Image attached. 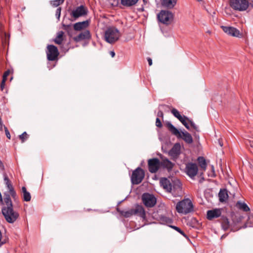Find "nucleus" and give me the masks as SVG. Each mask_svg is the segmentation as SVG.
<instances>
[{"label": "nucleus", "mask_w": 253, "mask_h": 253, "mask_svg": "<svg viewBox=\"0 0 253 253\" xmlns=\"http://www.w3.org/2000/svg\"><path fill=\"white\" fill-rule=\"evenodd\" d=\"M27 133L26 132H23L22 134L20 135H19V137L20 138V139H21L22 142H23L25 140V138H24V136L27 135Z\"/></svg>", "instance_id": "42"}, {"label": "nucleus", "mask_w": 253, "mask_h": 253, "mask_svg": "<svg viewBox=\"0 0 253 253\" xmlns=\"http://www.w3.org/2000/svg\"><path fill=\"white\" fill-rule=\"evenodd\" d=\"M171 112L172 114V115L175 118H176L179 121L181 120L183 117V116H181L179 111L175 108H173L171 110Z\"/></svg>", "instance_id": "30"}, {"label": "nucleus", "mask_w": 253, "mask_h": 253, "mask_svg": "<svg viewBox=\"0 0 253 253\" xmlns=\"http://www.w3.org/2000/svg\"><path fill=\"white\" fill-rule=\"evenodd\" d=\"M167 126L169 130L178 138H182L186 143L191 144L193 138L191 134L187 131H179L171 123L169 122Z\"/></svg>", "instance_id": "2"}, {"label": "nucleus", "mask_w": 253, "mask_h": 253, "mask_svg": "<svg viewBox=\"0 0 253 253\" xmlns=\"http://www.w3.org/2000/svg\"><path fill=\"white\" fill-rule=\"evenodd\" d=\"M88 20L78 22L74 25V28L76 31H80L87 27L88 26Z\"/></svg>", "instance_id": "20"}, {"label": "nucleus", "mask_w": 253, "mask_h": 253, "mask_svg": "<svg viewBox=\"0 0 253 253\" xmlns=\"http://www.w3.org/2000/svg\"><path fill=\"white\" fill-rule=\"evenodd\" d=\"M64 32L59 31L57 33L56 37L53 40L54 42L57 44H61L63 41Z\"/></svg>", "instance_id": "25"}, {"label": "nucleus", "mask_w": 253, "mask_h": 253, "mask_svg": "<svg viewBox=\"0 0 253 253\" xmlns=\"http://www.w3.org/2000/svg\"><path fill=\"white\" fill-rule=\"evenodd\" d=\"M156 126L158 127H162V123L158 117H157L156 120Z\"/></svg>", "instance_id": "37"}, {"label": "nucleus", "mask_w": 253, "mask_h": 253, "mask_svg": "<svg viewBox=\"0 0 253 253\" xmlns=\"http://www.w3.org/2000/svg\"><path fill=\"white\" fill-rule=\"evenodd\" d=\"M218 197L220 202L225 201L228 198L227 190L225 189H221L218 193Z\"/></svg>", "instance_id": "21"}, {"label": "nucleus", "mask_w": 253, "mask_h": 253, "mask_svg": "<svg viewBox=\"0 0 253 253\" xmlns=\"http://www.w3.org/2000/svg\"><path fill=\"white\" fill-rule=\"evenodd\" d=\"M218 143L221 147L223 146V143L221 142L220 140H218Z\"/></svg>", "instance_id": "49"}, {"label": "nucleus", "mask_w": 253, "mask_h": 253, "mask_svg": "<svg viewBox=\"0 0 253 253\" xmlns=\"http://www.w3.org/2000/svg\"><path fill=\"white\" fill-rule=\"evenodd\" d=\"M9 74V71H7L4 73L3 77H2V79H4V81H6L7 77L8 76Z\"/></svg>", "instance_id": "43"}, {"label": "nucleus", "mask_w": 253, "mask_h": 253, "mask_svg": "<svg viewBox=\"0 0 253 253\" xmlns=\"http://www.w3.org/2000/svg\"><path fill=\"white\" fill-rule=\"evenodd\" d=\"M158 20L161 23L169 25L172 21L173 15L172 12L168 10H161L157 15Z\"/></svg>", "instance_id": "6"}, {"label": "nucleus", "mask_w": 253, "mask_h": 253, "mask_svg": "<svg viewBox=\"0 0 253 253\" xmlns=\"http://www.w3.org/2000/svg\"><path fill=\"white\" fill-rule=\"evenodd\" d=\"M198 170V169L196 164L188 163L186 164L185 171L190 178L194 177L197 175Z\"/></svg>", "instance_id": "10"}, {"label": "nucleus", "mask_w": 253, "mask_h": 253, "mask_svg": "<svg viewBox=\"0 0 253 253\" xmlns=\"http://www.w3.org/2000/svg\"><path fill=\"white\" fill-rule=\"evenodd\" d=\"M164 163L166 164V166L168 168L171 169L172 168L173 165L169 160H166V161H164Z\"/></svg>", "instance_id": "36"}, {"label": "nucleus", "mask_w": 253, "mask_h": 253, "mask_svg": "<svg viewBox=\"0 0 253 253\" xmlns=\"http://www.w3.org/2000/svg\"><path fill=\"white\" fill-rule=\"evenodd\" d=\"M144 2H145V0H143Z\"/></svg>", "instance_id": "51"}, {"label": "nucleus", "mask_w": 253, "mask_h": 253, "mask_svg": "<svg viewBox=\"0 0 253 253\" xmlns=\"http://www.w3.org/2000/svg\"><path fill=\"white\" fill-rule=\"evenodd\" d=\"M4 130H5V134H6V137L8 139H10V133H9L7 128L6 126H4Z\"/></svg>", "instance_id": "39"}, {"label": "nucleus", "mask_w": 253, "mask_h": 253, "mask_svg": "<svg viewBox=\"0 0 253 253\" xmlns=\"http://www.w3.org/2000/svg\"><path fill=\"white\" fill-rule=\"evenodd\" d=\"M138 0H121V4L125 6L129 7L135 5Z\"/></svg>", "instance_id": "27"}, {"label": "nucleus", "mask_w": 253, "mask_h": 253, "mask_svg": "<svg viewBox=\"0 0 253 253\" xmlns=\"http://www.w3.org/2000/svg\"><path fill=\"white\" fill-rule=\"evenodd\" d=\"M172 191H174L180 189L181 188V183L180 181L176 179H171Z\"/></svg>", "instance_id": "23"}, {"label": "nucleus", "mask_w": 253, "mask_h": 253, "mask_svg": "<svg viewBox=\"0 0 253 253\" xmlns=\"http://www.w3.org/2000/svg\"><path fill=\"white\" fill-rule=\"evenodd\" d=\"M90 38V35L89 31L85 30L82 32L77 36L74 38V40L76 42H80L84 40L89 39Z\"/></svg>", "instance_id": "17"}, {"label": "nucleus", "mask_w": 253, "mask_h": 253, "mask_svg": "<svg viewBox=\"0 0 253 253\" xmlns=\"http://www.w3.org/2000/svg\"><path fill=\"white\" fill-rule=\"evenodd\" d=\"M134 214H137L143 219H145V211L144 208L139 205H137L135 209H133Z\"/></svg>", "instance_id": "18"}, {"label": "nucleus", "mask_w": 253, "mask_h": 253, "mask_svg": "<svg viewBox=\"0 0 253 253\" xmlns=\"http://www.w3.org/2000/svg\"><path fill=\"white\" fill-rule=\"evenodd\" d=\"M230 5L234 9L239 11L246 10L249 7L248 0H230Z\"/></svg>", "instance_id": "5"}, {"label": "nucleus", "mask_w": 253, "mask_h": 253, "mask_svg": "<svg viewBox=\"0 0 253 253\" xmlns=\"http://www.w3.org/2000/svg\"><path fill=\"white\" fill-rule=\"evenodd\" d=\"M147 61L148 62V64L150 66L152 65V60L151 59V58L150 57H148L147 58Z\"/></svg>", "instance_id": "47"}, {"label": "nucleus", "mask_w": 253, "mask_h": 253, "mask_svg": "<svg viewBox=\"0 0 253 253\" xmlns=\"http://www.w3.org/2000/svg\"><path fill=\"white\" fill-rule=\"evenodd\" d=\"M5 82L6 81H4V79H2V82L0 84V88H1V90H2L4 87Z\"/></svg>", "instance_id": "44"}, {"label": "nucleus", "mask_w": 253, "mask_h": 253, "mask_svg": "<svg viewBox=\"0 0 253 253\" xmlns=\"http://www.w3.org/2000/svg\"><path fill=\"white\" fill-rule=\"evenodd\" d=\"M3 206L1 212L6 221L13 223L19 216V213L13 209V204L8 194H5L3 199Z\"/></svg>", "instance_id": "1"}, {"label": "nucleus", "mask_w": 253, "mask_h": 253, "mask_svg": "<svg viewBox=\"0 0 253 253\" xmlns=\"http://www.w3.org/2000/svg\"><path fill=\"white\" fill-rule=\"evenodd\" d=\"M189 124H190L191 126L196 131H199V127L198 126L196 125V124L191 120H189Z\"/></svg>", "instance_id": "35"}, {"label": "nucleus", "mask_w": 253, "mask_h": 253, "mask_svg": "<svg viewBox=\"0 0 253 253\" xmlns=\"http://www.w3.org/2000/svg\"><path fill=\"white\" fill-rule=\"evenodd\" d=\"M144 2H145V0H143Z\"/></svg>", "instance_id": "52"}, {"label": "nucleus", "mask_w": 253, "mask_h": 253, "mask_svg": "<svg viewBox=\"0 0 253 253\" xmlns=\"http://www.w3.org/2000/svg\"><path fill=\"white\" fill-rule=\"evenodd\" d=\"M4 126H5L2 122L1 117L0 116V131H2L3 130V128H4Z\"/></svg>", "instance_id": "41"}, {"label": "nucleus", "mask_w": 253, "mask_h": 253, "mask_svg": "<svg viewBox=\"0 0 253 253\" xmlns=\"http://www.w3.org/2000/svg\"><path fill=\"white\" fill-rule=\"evenodd\" d=\"M61 8L59 7L56 9V12H55V16L58 19V21H59L60 20V17L61 15Z\"/></svg>", "instance_id": "34"}, {"label": "nucleus", "mask_w": 253, "mask_h": 253, "mask_svg": "<svg viewBox=\"0 0 253 253\" xmlns=\"http://www.w3.org/2000/svg\"><path fill=\"white\" fill-rule=\"evenodd\" d=\"M110 54L111 56L112 57H114L115 55V53L114 51H111L110 52Z\"/></svg>", "instance_id": "48"}, {"label": "nucleus", "mask_w": 253, "mask_h": 253, "mask_svg": "<svg viewBox=\"0 0 253 253\" xmlns=\"http://www.w3.org/2000/svg\"><path fill=\"white\" fill-rule=\"evenodd\" d=\"M170 227L171 228H172V229H174L175 230L177 231L178 232H179L180 234L183 235L185 238H187V236L179 227L175 226H173V225H171V226H170Z\"/></svg>", "instance_id": "33"}, {"label": "nucleus", "mask_w": 253, "mask_h": 253, "mask_svg": "<svg viewBox=\"0 0 253 253\" xmlns=\"http://www.w3.org/2000/svg\"><path fill=\"white\" fill-rule=\"evenodd\" d=\"M1 165V162H0V165Z\"/></svg>", "instance_id": "53"}, {"label": "nucleus", "mask_w": 253, "mask_h": 253, "mask_svg": "<svg viewBox=\"0 0 253 253\" xmlns=\"http://www.w3.org/2000/svg\"><path fill=\"white\" fill-rule=\"evenodd\" d=\"M176 210L179 213L186 214L193 211V205L189 199L185 198L177 203Z\"/></svg>", "instance_id": "3"}, {"label": "nucleus", "mask_w": 253, "mask_h": 253, "mask_svg": "<svg viewBox=\"0 0 253 253\" xmlns=\"http://www.w3.org/2000/svg\"><path fill=\"white\" fill-rule=\"evenodd\" d=\"M221 28L225 33L229 35L236 37H239L240 35V31L233 27L222 26Z\"/></svg>", "instance_id": "13"}, {"label": "nucleus", "mask_w": 253, "mask_h": 253, "mask_svg": "<svg viewBox=\"0 0 253 253\" xmlns=\"http://www.w3.org/2000/svg\"><path fill=\"white\" fill-rule=\"evenodd\" d=\"M157 116L158 117H161V118H163V116H164V114H163V112H162V111L161 110H159L158 112V113H157Z\"/></svg>", "instance_id": "45"}, {"label": "nucleus", "mask_w": 253, "mask_h": 253, "mask_svg": "<svg viewBox=\"0 0 253 253\" xmlns=\"http://www.w3.org/2000/svg\"><path fill=\"white\" fill-rule=\"evenodd\" d=\"M121 34L119 30L114 27L108 28L105 32L104 39L109 43H114L120 38Z\"/></svg>", "instance_id": "4"}, {"label": "nucleus", "mask_w": 253, "mask_h": 253, "mask_svg": "<svg viewBox=\"0 0 253 253\" xmlns=\"http://www.w3.org/2000/svg\"><path fill=\"white\" fill-rule=\"evenodd\" d=\"M4 181L6 186L11 184L10 180L6 175L4 176Z\"/></svg>", "instance_id": "40"}, {"label": "nucleus", "mask_w": 253, "mask_h": 253, "mask_svg": "<svg viewBox=\"0 0 253 253\" xmlns=\"http://www.w3.org/2000/svg\"><path fill=\"white\" fill-rule=\"evenodd\" d=\"M189 120H190L187 117L183 116V118L179 120V121L185 126L187 129L191 130L189 125Z\"/></svg>", "instance_id": "29"}, {"label": "nucleus", "mask_w": 253, "mask_h": 253, "mask_svg": "<svg viewBox=\"0 0 253 253\" xmlns=\"http://www.w3.org/2000/svg\"><path fill=\"white\" fill-rule=\"evenodd\" d=\"M221 226L224 230H227L230 226V222L228 219L225 216H222L220 219Z\"/></svg>", "instance_id": "22"}, {"label": "nucleus", "mask_w": 253, "mask_h": 253, "mask_svg": "<svg viewBox=\"0 0 253 253\" xmlns=\"http://www.w3.org/2000/svg\"><path fill=\"white\" fill-rule=\"evenodd\" d=\"M64 0H54L51 1V4L54 7H57L62 4Z\"/></svg>", "instance_id": "31"}, {"label": "nucleus", "mask_w": 253, "mask_h": 253, "mask_svg": "<svg viewBox=\"0 0 253 253\" xmlns=\"http://www.w3.org/2000/svg\"><path fill=\"white\" fill-rule=\"evenodd\" d=\"M236 207L240 210L244 211H250V208L248 205L244 202L241 201H238L236 203Z\"/></svg>", "instance_id": "26"}, {"label": "nucleus", "mask_w": 253, "mask_h": 253, "mask_svg": "<svg viewBox=\"0 0 253 253\" xmlns=\"http://www.w3.org/2000/svg\"><path fill=\"white\" fill-rule=\"evenodd\" d=\"M142 201L147 207H153L156 203L155 197L149 193H144L142 196Z\"/></svg>", "instance_id": "11"}, {"label": "nucleus", "mask_w": 253, "mask_h": 253, "mask_svg": "<svg viewBox=\"0 0 253 253\" xmlns=\"http://www.w3.org/2000/svg\"><path fill=\"white\" fill-rule=\"evenodd\" d=\"M160 184L163 188L168 192H172V183L168 179L166 178H161L160 180Z\"/></svg>", "instance_id": "16"}, {"label": "nucleus", "mask_w": 253, "mask_h": 253, "mask_svg": "<svg viewBox=\"0 0 253 253\" xmlns=\"http://www.w3.org/2000/svg\"><path fill=\"white\" fill-rule=\"evenodd\" d=\"M133 211V209H131L128 211H123L121 213L124 216L126 217H128L134 214Z\"/></svg>", "instance_id": "32"}, {"label": "nucleus", "mask_w": 253, "mask_h": 253, "mask_svg": "<svg viewBox=\"0 0 253 253\" xmlns=\"http://www.w3.org/2000/svg\"><path fill=\"white\" fill-rule=\"evenodd\" d=\"M198 161L200 167L204 170H206L207 168V163L206 160L203 157H199L198 158Z\"/></svg>", "instance_id": "28"}, {"label": "nucleus", "mask_w": 253, "mask_h": 253, "mask_svg": "<svg viewBox=\"0 0 253 253\" xmlns=\"http://www.w3.org/2000/svg\"><path fill=\"white\" fill-rule=\"evenodd\" d=\"M148 164L149 171L155 173L159 169L160 162L158 158H153L148 160Z\"/></svg>", "instance_id": "12"}, {"label": "nucleus", "mask_w": 253, "mask_h": 253, "mask_svg": "<svg viewBox=\"0 0 253 253\" xmlns=\"http://www.w3.org/2000/svg\"><path fill=\"white\" fill-rule=\"evenodd\" d=\"M6 186H7V188L9 190V191H10L12 190H14V188H13V186H12L11 184H9L8 185H7Z\"/></svg>", "instance_id": "46"}, {"label": "nucleus", "mask_w": 253, "mask_h": 253, "mask_svg": "<svg viewBox=\"0 0 253 253\" xmlns=\"http://www.w3.org/2000/svg\"><path fill=\"white\" fill-rule=\"evenodd\" d=\"M181 153V145L179 143H176L169 151V155L173 159H176Z\"/></svg>", "instance_id": "14"}, {"label": "nucleus", "mask_w": 253, "mask_h": 253, "mask_svg": "<svg viewBox=\"0 0 253 253\" xmlns=\"http://www.w3.org/2000/svg\"><path fill=\"white\" fill-rule=\"evenodd\" d=\"M177 0H162V5L169 9L173 8Z\"/></svg>", "instance_id": "19"}, {"label": "nucleus", "mask_w": 253, "mask_h": 253, "mask_svg": "<svg viewBox=\"0 0 253 253\" xmlns=\"http://www.w3.org/2000/svg\"><path fill=\"white\" fill-rule=\"evenodd\" d=\"M46 51L47 59L49 61L56 60L59 55L57 47L53 45H48Z\"/></svg>", "instance_id": "9"}, {"label": "nucleus", "mask_w": 253, "mask_h": 253, "mask_svg": "<svg viewBox=\"0 0 253 253\" xmlns=\"http://www.w3.org/2000/svg\"><path fill=\"white\" fill-rule=\"evenodd\" d=\"M9 193H10V195H11V196L12 197V198L14 200H16V193L15 192V191H14V190H11L10 191H9Z\"/></svg>", "instance_id": "38"}, {"label": "nucleus", "mask_w": 253, "mask_h": 253, "mask_svg": "<svg viewBox=\"0 0 253 253\" xmlns=\"http://www.w3.org/2000/svg\"><path fill=\"white\" fill-rule=\"evenodd\" d=\"M221 215V210L220 209H214L211 210H209L207 211V216L209 220H212L216 218Z\"/></svg>", "instance_id": "15"}, {"label": "nucleus", "mask_w": 253, "mask_h": 253, "mask_svg": "<svg viewBox=\"0 0 253 253\" xmlns=\"http://www.w3.org/2000/svg\"><path fill=\"white\" fill-rule=\"evenodd\" d=\"M87 9L84 5H80L74 9L71 12V16L75 20L77 18L86 15L87 14Z\"/></svg>", "instance_id": "8"}, {"label": "nucleus", "mask_w": 253, "mask_h": 253, "mask_svg": "<svg viewBox=\"0 0 253 253\" xmlns=\"http://www.w3.org/2000/svg\"><path fill=\"white\" fill-rule=\"evenodd\" d=\"M145 176L144 171L140 168H137L132 172L131 181L133 184H138L141 182Z\"/></svg>", "instance_id": "7"}, {"label": "nucleus", "mask_w": 253, "mask_h": 253, "mask_svg": "<svg viewBox=\"0 0 253 253\" xmlns=\"http://www.w3.org/2000/svg\"><path fill=\"white\" fill-rule=\"evenodd\" d=\"M251 147H252V148H253V145H252V146H251Z\"/></svg>", "instance_id": "50"}, {"label": "nucleus", "mask_w": 253, "mask_h": 253, "mask_svg": "<svg viewBox=\"0 0 253 253\" xmlns=\"http://www.w3.org/2000/svg\"><path fill=\"white\" fill-rule=\"evenodd\" d=\"M22 193L23 194V200L26 202H29L31 200V196L30 193L27 191L25 187H22L21 189Z\"/></svg>", "instance_id": "24"}]
</instances>
